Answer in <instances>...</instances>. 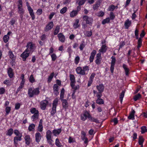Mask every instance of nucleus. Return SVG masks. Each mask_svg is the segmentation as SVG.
<instances>
[{"instance_id":"nucleus-1","label":"nucleus","mask_w":147,"mask_h":147,"mask_svg":"<svg viewBox=\"0 0 147 147\" xmlns=\"http://www.w3.org/2000/svg\"><path fill=\"white\" fill-rule=\"evenodd\" d=\"M40 91L38 88L33 89L32 88H29L28 91V94L30 97H32L34 95H38L39 94Z\"/></svg>"},{"instance_id":"nucleus-2","label":"nucleus","mask_w":147,"mask_h":147,"mask_svg":"<svg viewBox=\"0 0 147 147\" xmlns=\"http://www.w3.org/2000/svg\"><path fill=\"white\" fill-rule=\"evenodd\" d=\"M26 47L27 49L25 50V51L28 52L30 53H32L36 48L35 45L31 42L28 43Z\"/></svg>"},{"instance_id":"nucleus-3","label":"nucleus","mask_w":147,"mask_h":147,"mask_svg":"<svg viewBox=\"0 0 147 147\" xmlns=\"http://www.w3.org/2000/svg\"><path fill=\"white\" fill-rule=\"evenodd\" d=\"M84 20L86 21V24L92 26L93 21V18L87 16H84L83 17Z\"/></svg>"},{"instance_id":"nucleus-4","label":"nucleus","mask_w":147,"mask_h":147,"mask_svg":"<svg viewBox=\"0 0 147 147\" xmlns=\"http://www.w3.org/2000/svg\"><path fill=\"white\" fill-rule=\"evenodd\" d=\"M58 102L57 99H55L53 101L52 111L51 112V115L52 116H54L56 113V108Z\"/></svg>"},{"instance_id":"nucleus-5","label":"nucleus","mask_w":147,"mask_h":147,"mask_svg":"<svg viewBox=\"0 0 147 147\" xmlns=\"http://www.w3.org/2000/svg\"><path fill=\"white\" fill-rule=\"evenodd\" d=\"M146 35V33L144 30H142L140 34V37L138 38V50L140 47L142 45V39Z\"/></svg>"},{"instance_id":"nucleus-6","label":"nucleus","mask_w":147,"mask_h":147,"mask_svg":"<svg viewBox=\"0 0 147 147\" xmlns=\"http://www.w3.org/2000/svg\"><path fill=\"white\" fill-rule=\"evenodd\" d=\"M111 59H112L111 62V65L110 67V71L112 73H113L114 71V66L115 63L116 62V59L115 57L113 56L111 57Z\"/></svg>"},{"instance_id":"nucleus-7","label":"nucleus","mask_w":147,"mask_h":147,"mask_svg":"<svg viewBox=\"0 0 147 147\" xmlns=\"http://www.w3.org/2000/svg\"><path fill=\"white\" fill-rule=\"evenodd\" d=\"M48 102L47 100H44L40 102V107L42 110L45 109L46 107L48 104Z\"/></svg>"},{"instance_id":"nucleus-8","label":"nucleus","mask_w":147,"mask_h":147,"mask_svg":"<svg viewBox=\"0 0 147 147\" xmlns=\"http://www.w3.org/2000/svg\"><path fill=\"white\" fill-rule=\"evenodd\" d=\"M30 54L28 52L25 51V50L23 53L20 55V57L22 59L23 61H26V58L29 56Z\"/></svg>"},{"instance_id":"nucleus-9","label":"nucleus","mask_w":147,"mask_h":147,"mask_svg":"<svg viewBox=\"0 0 147 147\" xmlns=\"http://www.w3.org/2000/svg\"><path fill=\"white\" fill-rule=\"evenodd\" d=\"M28 11H29L30 15L32 18V20H34L35 18V16L34 15L33 10L30 5L28 6Z\"/></svg>"},{"instance_id":"nucleus-10","label":"nucleus","mask_w":147,"mask_h":147,"mask_svg":"<svg viewBox=\"0 0 147 147\" xmlns=\"http://www.w3.org/2000/svg\"><path fill=\"white\" fill-rule=\"evenodd\" d=\"M53 26V22H50L46 26L45 30L46 32H47L49 30H51Z\"/></svg>"},{"instance_id":"nucleus-11","label":"nucleus","mask_w":147,"mask_h":147,"mask_svg":"<svg viewBox=\"0 0 147 147\" xmlns=\"http://www.w3.org/2000/svg\"><path fill=\"white\" fill-rule=\"evenodd\" d=\"M76 71L78 74H79L82 75H84L86 74V73H84L83 71V69L80 67H77L76 69Z\"/></svg>"},{"instance_id":"nucleus-12","label":"nucleus","mask_w":147,"mask_h":147,"mask_svg":"<svg viewBox=\"0 0 147 147\" xmlns=\"http://www.w3.org/2000/svg\"><path fill=\"white\" fill-rule=\"evenodd\" d=\"M58 37L59 40L62 42H64L65 40V36L61 33H60L58 34Z\"/></svg>"},{"instance_id":"nucleus-13","label":"nucleus","mask_w":147,"mask_h":147,"mask_svg":"<svg viewBox=\"0 0 147 147\" xmlns=\"http://www.w3.org/2000/svg\"><path fill=\"white\" fill-rule=\"evenodd\" d=\"M107 48V47L106 46L105 44L102 45L100 49L99 50V51L100 53H104L106 52Z\"/></svg>"},{"instance_id":"nucleus-14","label":"nucleus","mask_w":147,"mask_h":147,"mask_svg":"<svg viewBox=\"0 0 147 147\" xmlns=\"http://www.w3.org/2000/svg\"><path fill=\"white\" fill-rule=\"evenodd\" d=\"M131 22L129 20V19H127L125 22L124 23V26L125 28L126 29L128 28L129 27L131 24Z\"/></svg>"},{"instance_id":"nucleus-15","label":"nucleus","mask_w":147,"mask_h":147,"mask_svg":"<svg viewBox=\"0 0 147 147\" xmlns=\"http://www.w3.org/2000/svg\"><path fill=\"white\" fill-rule=\"evenodd\" d=\"M21 135L20 136H16L14 137V142L16 145H17L18 144V141H20L22 140V137Z\"/></svg>"},{"instance_id":"nucleus-16","label":"nucleus","mask_w":147,"mask_h":147,"mask_svg":"<svg viewBox=\"0 0 147 147\" xmlns=\"http://www.w3.org/2000/svg\"><path fill=\"white\" fill-rule=\"evenodd\" d=\"M24 139L25 141V143L28 145H29L30 143L31 139L30 136L29 135H26L24 138Z\"/></svg>"},{"instance_id":"nucleus-17","label":"nucleus","mask_w":147,"mask_h":147,"mask_svg":"<svg viewBox=\"0 0 147 147\" xmlns=\"http://www.w3.org/2000/svg\"><path fill=\"white\" fill-rule=\"evenodd\" d=\"M62 102V105L63 108L65 109H66L68 107V104L67 100L65 99L61 100Z\"/></svg>"},{"instance_id":"nucleus-18","label":"nucleus","mask_w":147,"mask_h":147,"mask_svg":"<svg viewBox=\"0 0 147 147\" xmlns=\"http://www.w3.org/2000/svg\"><path fill=\"white\" fill-rule=\"evenodd\" d=\"M35 137L36 141L38 143L41 139V135L40 133H37L35 134Z\"/></svg>"},{"instance_id":"nucleus-19","label":"nucleus","mask_w":147,"mask_h":147,"mask_svg":"<svg viewBox=\"0 0 147 147\" xmlns=\"http://www.w3.org/2000/svg\"><path fill=\"white\" fill-rule=\"evenodd\" d=\"M135 111L134 110H132L129 114V115L128 116V118L129 119L134 120V114Z\"/></svg>"},{"instance_id":"nucleus-20","label":"nucleus","mask_w":147,"mask_h":147,"mask_svg":"<svg viewBox=\"0 0 147 147\" xmlns=\"http://www.w3.org/2000/svg\"><path fill=\"white\" fill-rule=\"evenodd\" d=\"M104 86L102 84H101L96 86V88L99 92H102L104 90Z\"/></svg>"},{"instance_id":"nucleus-21","label":"nucleus","mask_w":147,"mask_h":147,"mask_svg":"<svg viewBox=\"0 0 147 147\" xmlns=\"http://www.w3.org/2000/svg\"><path fill=\"white\" fill-rule=\"evenodd\" d=\"M8 55L10 58L12 60L11 63L13 64V60H14L16 57H14V55L13 54L12 52L11 51H9Z\"/></svg>"},{"instance_id":"nucleus-22","label":"nucleus","mask_w":147,"mask_h":147,"mask_svg":"<svg viewBox=\"0 0 147 147\" xmlns=\"http://www.w3.org/2000/svg\"><path fill=\"white\" fill-rule=\"evenodd\" d=\"M79 20L78 19H76L75 20V22L73 24V26L74 28L76 29L79 27L80 25L79 24Z\"/></svg>"},{"instance_id":"nucleus-23","label":"nucleus","mask_w":147,"mask_h":147,"mask_svg":"<svg viewBox=\"0 0 147 147\" xmlns=\"http://www.w3.org/2000/svg\"><path fill=\"white\" fill-rule=\"evenodd\" d=\"M7 73L9 76L10 78H13V69L9 67L8 68Z\"/></svg>"},{"instance_id":"nucleus-24","label":"nucleus","mask_w":147,"mask_h":147,"mask_svg":"<svg viewBox=\"0 0 147 147\" xmlns=\"http://www.w3.org/2000/svg\"><path fill=\"white\" fill-rule=\"evenodd\" d=\"M39 117L38 112L36 113H35L34 114V115H32L31 117V118L32 119L33 121H34L38 119Z\"/></svg>"},{"instance_id":"nucleus-25","label":"nucleus","mask_w":147,"mask_h":147,"mask_svg":"<svg viewBox=\"0 0 147 147\" xmlns=\"http://www.w3.org/2000/svg\"><path fill=\"white\" fill-rule=\"evenodd\" d=\"M61 128L58 129H54L53 131V133L55 136L58 135L61 132Z\"/></svg>"},{"instance_id":"nucleus-26","label":"nucleus","mask_w":147,"mask_h":147,"mask_svg":"<svg viewBox=\"0 0 147 147\" xmlns=\"http://www.w3.org/2000/svg\"><path fill=\"white\" fill-rule=\"evenodd\" d=\"M100 1H97L93 6V9L94 10L97 9L100 6Z\"/></svg>"},{"instance_id":"nucleus-27","label":"nucleus","mask_w":147,"mask_h":147,"mask_svg":"<svg viewBox=\"0 0 147 147\" xmlns=\"http://www.w3.org/2000/svg\"><path fill=\"white\" fill-rule=\"evenodd\" d=\"M52 132L50 130L47 131L46 133V138L47 140H50L51 138Z\"/></svg>"},{"instance_id":"nucleus-28","label":"nucleus","mask_w":147,"mask_h":147,"mask_svg":"<svg viewBox=\"0 0 147 147\" xmlns=\"http://www.w3.org/2000/svg\"><path fill=\"white\" fill-rule=\"evenodd\" d=\"M35 125L33 123H32L29 125L28 127V130L29 131H33L34 130V128Z\"/></svg>"},{"instance_id":"nucleus-29","label":"nucleus","mask_w":147,"mask_h":147,"mask_svg":"<svg viewBox=\"0 0 147 147\" xmlns=\"http://www.w3.org/2000/svg\"><path fill=\"white\" fill-rule=\"evenodd\" d=\"M69 77L70 80L71 81L70 83H75L76 81L74 75L72 74H70L69 75Z\"/></svg>"},{"instance_id":"nucleus-30","label":"nucleus","mask_w":147,"mask_h":147,"mask_svg":"<svg viewBox=\"0 0 147 147\" xmlns=\"http://www.w3.org/2000/svg\"><path fill=\"white\" fill-rule=\"evenodd\" d=\"M123 67L125 70L126 75L127 76H128L129 74V69L127 67V65L124 64H123Z\"/></svg>"},{"instance_id":"nucleus-31","label":"nucleus","mask_w":147,"mask_h":147,"mask_svg":"<svg viewBox=\"0 0 147 147\" xmlns=\"http://www.w3.org/2000/svg\"><path fill=\"white\" fill-rule=\"evenodd\" d=\"M144 139L143 138L142 136H140L139 137H138V144L139 145H142L143 144L144 141Z\"/></svg>"},{"instance_id":"nucleus-32","label":"nucleus","mask_w":147,"mask_h":147,"mask_svg":"<svg viewBox=\"0 0 147 147\" xmlns=\"http://www.w3.org/2000/svg\"><path fill=\"white\" fill-rule=\"evenodd\" d=\"M78 13L75 10H74L71 12L70 13V17L71 18H73L76 16Z\"/></svg>"},{"instance_id":"nucleus-33","label":"nucleus","mask_w":147,"mask_h":147,"mask_svg":"<svg viewBox=\"0 0 147 147\" xmlns=\"http://www.w3.org/2000/svg\"><path fill=\"white\" fill-rule=\"evenodd\" d=\"M60 27L59 26H57L55 30L54 34L55 35H57L59 31Z\"/></svg>"},{"instance_id":"nucleus-34","label":"nucleus","mask_w":147,"mask_h":147,"mask_svg":"<svg viewBox=\"0 0 147 147\" xmlns=\"http://www.w3.org/2000/svg\"><path fill=\"white\" fill-rule=\"evenodd\" d=\"M125 92V91H123L120 94V95L119 98L120 99V102L121 103H122V102L123 98L124 96Z\"/></svg>"},{"instance_id":"nucleus-35","label":"nucleus","mask_w":147,"mask_h":147,"mask_svg":"<svg viewBox=\"0 0 147 147\" xmlns=\"http://www.w3.org/2000/svg\"><path fill=\"white\" fill-rule=\"evenodd\" d=\"M55 144L57 147H61L62 146L61 143L60 142L59 139L57 138L56 139Z\"/></svg>"},{"instance_id":"nucleus-36","label":"nucleus","mask_w":147,"mask_h":147,"mask_svg":"<svg viewBox=\"0 0 147 147\" xmlns=\"http://www.w3.org/2000/svg\"><path fill=\"white\" fill-rule=\"evenodd\" d=\"M96 103L99 105L103 104L104 103V101L101 98L97 99L96 100Z\"/></svg>"},{"instance_id":"nucleus-37","label":"nucleus","mask_w":147,"mask_h":147,"mask_svg":"<svg viewBox=\"0 0 147 147\" xmlns=\"http://www.w3.org/2000/svg\"><path fill=\"white\" fill-rule=\"evenodd\" d=\"M54 76V73L53 72L50 75V76L49 77L47 80V81L48 83H49L51 81Z\"/></svg>"},{"instance_id":"nucleus-38","label":"nucleus","mask_w":147,"mask_h":147,"mask_svg":"<svg viewBox=\"0 0 147 147\" xmlns=\"http://www.w3.org/2000/svg\"><path fill=\"white\" fill-rule=\"evenodd\" d=\"M141 129V132L142 134L145 133V132L147 131V127L146 126H142Z\"/></svg>"},{"instance_id":"nucleus-39","label":"nucleus","mask_w":147,"mask_h":147,"mask_svg":"<svg viewBox=\"0 0 147 147\" xmlns=\"http://www.w3.org/2000/svg\"><path fill=\"white\" fill-rule=\"evenodd\" d=\"M110 21V19L109 18H107L106 19L103 20L102 22V24H105L106 23H109Z\"/></svg>"},{"instance_id":"nucleus-40","label":"nucleus","mask_w":147,"mask_h":147,"mask_svg":"<svg viewBox=\"0 0 147 147\" xmlns=\"http://www.w3.org/2000/svg\"><path fill=\"white\" fill-rule=\"evenodd\" d=\"M11 110V107H6L5 109V111L6 112L5 115H8L9 113Z\"/></svg>"},{"instance_id":"nucleus-41","label":"nucleus","mask_w":147,"mask_h":147,"mask_svg":"<svg viewBox=\"0 0 147 147\" xmlns=\"http://www.w3.org/2000/svg\"><path fill=\"white\" fill-rule=\"evenodd\" d=\"M13 130L12 128H10L8 130L7 133L6 134L7 135L11 136L13 134Z\"/></svg>"},{"instance_id":"nucleus-42","label":"nucleus","mask_w":147,"mask_h":147,"mask_svg":"<svg viewBox=\"0 0 147 147\" xmlns=\"http://www.w3.org/2000/svg\"><path fill=\"white\" fill-rule=\"evenodd\" d=\"M67 10V8L66 7H63L60 10V12L61 13L63 14L65 13Z\"/></svg>"},{"instance_id":"nucleus-43","label":"nucleus","mask_w":147,"mask_h":147,"mask_svg":"<svg viewBox=\"0 0 147 147\" xmlns=\"http://www.w3.org/2000/svg\"><path fill=\"white\" fill-rule=\"evenodd\" d=\"M9 39V37L7 35H5L3 37V40L5 43L7 42Z\"/></svg>"},{"instance_id":"nucleus-44","label":"nucleus","mask_w":147,"mask_h":147,"mask_svg":"<svg viewBox=\"0 0 147 147\" xmlns=\"http://www.w3.org/2000/svg\"><path fill=\"white\" fill-rule=\"evenodd\" d=\"M115 8V6L113 5L110 6L108 9V11H113Z\"/></svg>"},{"instance_id":"nucleus-45","label":"nucleus","mask_w":147,"mask_h":147,"mask_svg":"<svg viewBox=\"0 0 147 147\" xmlns=\"http://www.w3.org/2000/svg\"><path fill=\"white\" fill-rule=\"evenodd\" d=\"M29 80L30 82L32 83H33V82H35V80L34 79L33 75H31L30 77Z\"/></svg>"},{"instance_id":"nucleus-46","label":"nucleus","mask_w":147,"mask_h":147,"mask_svg":"<svg viewBox=\"0 0 147 147\" xmlns=\"http://www.w3.org/2000/svg\"><path fill=\"white\" fill-rule=\"evenodd\" d=\"M83 115H84V117L86 118V119H87V118H88L89 117V116H90V115L87 111H85L84 112V114H83Z\"/></svg>"},{"instance_id":"nucleus-47","label":"nucleus","mask_w":147,"mask_h":147,"mask_svg":"<svg viewBox=\"0 0 147 147\" xmlns=\"http://www.w3.org/2000/svg\"><path fill=\"white\" fill-rule=\"evenodd\" d=\"M51 55L52 60L55 61L57 57L55 53H53L50 55Z\"/></svg>"},{"instance_id":"nucleus-48","label":"nucleus","mask_w":147,"mask_h":147,"mask_svg":"<svg viewBox=\"0 0 147 147\" xmlns=\"http://www.w3.org/2000/svg\"><path fill=\"white\" fill-rule=\"evenodd\" d=\"M101 58H96V60L95 61V63L98 65H100L101 63Z\"/></svg>"},{"instance_id":"nucleus-49","label":"nucleus","mask_w":147,"mask_h":147,"mask_svg":"<svg viewBox=\"0 0 147 147\" xmlns=\"http://www.w3.org/2000/svg\"><path fill=\"white\" fill-rule=\"evenodd\" d=\"M88 119L89 120H90L91 121L93 122H94L96 123L98 121L97 119L94 118L92 117L91 115L89 116V117L88 118Z\"/></svg>"},{"instance_id":"nucleus-50","label":"nucleus","mask_w":147,"mask_h":147,"mask_svg":"<svg viewBox=\"0 0 147 147\" xmlns=\"http://www.w3.org/2000/svg\"><path fill=\"white\" fill-rule=\"evenodd\" d=\"M85 35L86 36L90 37L92 35V32L91 31H87Z\"/></svg>"},{"instance_id":"nucleus-51","label":"nucleus","mask_w":147,"mask_h":147,"mask_svg":"<svg viewBox=\"0 0 147 147\" xmlns=\"http://www.w3.org/2000/svg\"><path fill=\"white\" fill-rule=\"evenodd\" d=\"M37 112H38L37 110H36V109L34 108H32L30 109V112L32 114L35 113H37Z\"/></svg>"},{"instance_id":"nucleus-52","label":"nucleus","mask_w":147,"mask_h":147,"mask_svg":"<svg viewBox=\"0 0 147 147\" xmlns=\"http://www.w3.org/2000/svg\"><path fill=\"white\" fill-rule=\"evenodd\" d=\"M14 134L17 136H20V135L22 136V134L20 133L19 131L17 129H15L14 131Z\"/></svg>"},{"instance_id":"nucleus-53","label":"nucleus","mask_w":147,"mask_h":147,"mask_svg":"<svg viewBox=\"0 0 147 147\" xmlns=\"http://www.w3.org/2000/svg\"><path fill=\"white\" fill-rule=\"evenodd\" d=\"M80 58L78 56L76 57L75 59V63L76 64H77L79 62Z\"/></svg>"},{"instance_id":"nucleus-54","label":"nucleus","mask_w":147,"mask_h":147,"mask_svg":"<svg viewBox=\"0 0 147 147\" xmlns=\"http://www.w3.org/2000/svg\"><path fill=\"white\" fill-rule=\"evenodd\" d=\"M67 52L68 53L69 56L71 55L72 51L71 50V47H69L67 49Z\"/></svg>"},{"instance_id":"nucleus-55","label":"nucleus","mask_w":147,"mask_h":147,"mask_svg":"<svg viewBox=\"0 0 147 147\" xmlns=\"http://www.w3.org/2000/svg\"><path fill=\"white\" fill-rule=\"evenodd\" d=\"M43 127L42 125L39 124L38 127V131L42 132V131Z\"/></svg>"},{"instance_id":"nucleus-56","label":"nucleus","mask_w":147,"mask_h":147,"mask_svg":"<svg viewBox=\"0 0 147 147\" xmlns=\"http://www.w3.org/2000/svg\"><path fill=\"white\" fill-rule=\"evenodd\" d=\"M115 15L113 12H111L110 13V18L112 20H113L115 18Z\"/></svg>"},{"instance_id":"nucleus-57","label":"nucleus","mask_w":147,"mask_h":147,"mask_svg":"<svg viewBox=\"0 0 147 147\" xmlns=\"http://www.w3.org/2000/svg\"><path fill=\"white\" fill-rule=\"evenodd\" d=\"M86 0H81L78 2V5L80 6L83 5L86 1Z\"/></svg>"},{"instance_id":"nucleus-58","label":"nucleus","mask_w":147,"mask_h":147,"mask_svg":"<svg viewBox=\"0 0 147 147\" xmlns=\"http://www.w3.org/2000/svg\"><path fill=\"white\" fill-rule=\"evenodd\" d=\"M58 88L59 86L57 84H54L53 86V89L54 91H56L57 90H58Z\"/></svg>"},{"instance_id":"nucleus-59","label":"nucleus","mask_w":147,"mask_h":147,"mask_svg":"<svg viewBox=\"0 0 147 147\" xmlns=\"http://www.w3.org/2000/svg\"><path fill=\"white\" fill-rule=\"evenodd\" d=\"M83 70L84 73H85L86 71H88L89 70L88 67L87 65L83 67Z\"/></svg>"},{"instance_id":"nucleus-60","label":"nucleus","mask_w":147,"mask_h":147,"mask_svg":"<svg viewBox=\"0 0 147 147\" xmlns=\"http://www.w3.org/2000/svg\"><path fill=\"white\" fill-rule=\"evenodd\" d=\"M102 92H98L97 93L96 96L97 98V99L100 98V97L102 96Z\"/></svg>"},{"instance_id":"nucleus-61","label":"nucleus","mask_w":147,"mask_h":147,"mask_svg":"<svg viewBox=\"0 0 147 147\" xmlns=\"http://www.w3.org/2000/svg\"><path fill=\"white\" fill-rule=\"evenodd\" d=\"M138 61H140L141 64H143L145 60L144 58H142L141 59L140 58V57H138Z\"/></svg>"},{"instance_id":"nucleus-62","label":"nucleus","mask_w":147,"mask_h":147,"mask_svg":"<svg viewBox=\"0 0 147 147\" xmlns=\"http://www.w3.org/2000/svg\"><path fill=\"white\" fill-rule=\"evenodd\" d=\"M93 79H91L90 78H89V81H88V87L90 86L92 84V83L93 82Z\"/></svg>"},{"instance_id":"nucleus-63","label":"nucleus","mask_w":147,"mask_h":147,"mask_svg":"<svg viewBox=\"0 0 147 147\" xmlns=\"http://www.w3.org/2000/svg\"><path fill=\"white\" fill-rule=\"evenodd\" d=\"M20 106V104L19 103H16L15 104V109L16 110L18 109Z\"/></svg>"},{"instance_id":"nucleus-64","label":"nucleus","mask_w":147,"mask_h":147,"mask_svg":"<svg viewBox=\"0 0 147 147\" xmlns=\"http://www.w3.org/2000/svg\"><path fill=\"white\" fill-rule=\"evenodd\" d=\"M96 51L95 50H93L91 53V55L90 56L94 57L96 54Z\"/></svg>"}]
</instances>
